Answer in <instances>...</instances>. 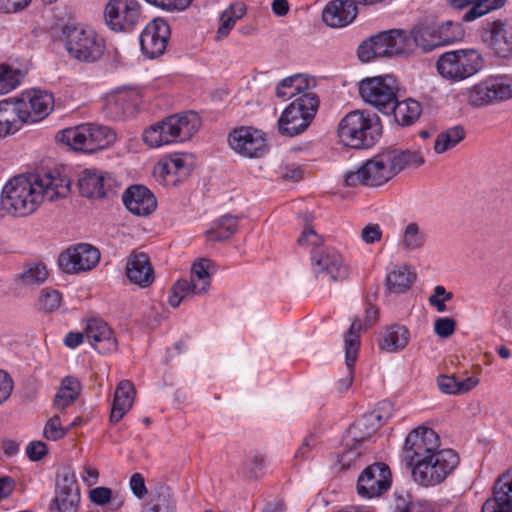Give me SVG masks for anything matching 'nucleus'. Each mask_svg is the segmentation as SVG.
I'll return each mask as SVG.
<instances>
[{
	"instance_id": "obj_1",
	"label": "nucleus",
	"mask_w": 512,
	"mask_h": 512,
	"mask_svg": "<svg viewBox=\"0 0 512 512\" xmlns=\"http://www.w3.org/2000/svg\"><path fill=\"white\" fill-rule=\"evenodd\" d=\"M70 191V180L54 171L16 176L2 189V208L13 216H27L35 212L44 201L64 198Z\"/></svg>"
},
{
	"instance_id": "obj_2",
	"label": "nucleus",
	"mask_w": 512,
	"mask_h": 512,
	"mask_svg": "<svg viewBox=\"0 0 512 512\" xmlns=\"http://www.w3.org/2000/svg\"><path fill=\"white\" fill-rule=\"evenodd\" d=\"M12 134L17 132L24 123H34L46 118L53 109L54 99L46 91L32 90L22 93L15 102H0Z\"/></svg>"
},
{
	"instance_id": "obj_3",
	"label": "nucleus",
	"mask_w": 512,
	"mask_h": 512,
	"mask_svg": "<svg viewBox=\"0 0 512 512\" xmlns=\"http://www.w3.org/2000/svg\"><path fill=\"white\" fill-rule=\"evenodd\" d=\"M321 241V237L308 226L304 228L298 238V244L301 246H315L311 251V267L314 275L332 282L347 279L349 268L343 256L332 247H320Z\"/></svg>"
},
{
	"instance_id": "obj_4",
	"label": "nucleus",
	"mask_w": 512,
	"mask_h": 512,
	"mask_svg": "<svg viewBox=\"0 0 512 512\" xmlns=\"http://www.w3.org/2000/svg\"><path fill=\"white\" fill-rule=\"evenodd\" d=\"M200 125V118L195 112L174 114L147 128L143 141L151 148L184 142L198 131Z\"/></svg>"
},
{
	"instance_id": "obj_5",
	"label": "nucleus",
	"mask_w": 512,
	"mask_h": 512,
	"mask_svg": "<svg viewBox=\"0 0 512 512\" xmlns=\"http://www.w3.org/2000/svg\"><path fill=\"white\" fill-rule=\"evenodd\" d=\"M339 141L350 148H369L381 136V125L377 116L355 110L346 114L338 124Z\"/></svg>"
},
{
	"instance_id": "obj_6",
	"label": "nucleus",
	"mask_w": 512,
	"mask_h": 512,
	"mask_svg": "<svg viewBox=\"0 0 512 512\" xmlns=\"http://www.w3.org/2000/svg\"><path fill=\"white\" fill-rule=\"evenodd\" d=\"M55 139L74 151L94 153L112 145L116 133L104 125L82 124L59 131Z\"/></svg>"
},
{
	"instance_id": "obj_7",
	"label": "nucleus",
	"mask_w": 512,
	"mask_h": 512,
	"mask_svg": "<svg viewBox=\"0 0 512 512\" xmlns=\"http://www.w3.org/2000/svg\"><path fill=\"white\" fill-rule=\"evenodd\" d=\"M459 456L452 449H441L411 466L412 477L423 487L441 484L458 466Z\"/></svg>"
},
{
	"instance_id": "obj_8",
	"label": "nucleus",
	"mask_w": 512,
	"mask_h": 512,
	"mask_svg": "<svg viewBox=\"0 0 512 512\" xmlns=\"http://www.w3.org/2000/svg\"><path fill=\"white\" fill-rule=\"evenodd\" d=\"M483 66L482 55L473 48L445 52L436 63L438 73L452 82H460L477 74Z\"/></svg>"
},
{
	"instance_id": "obj_9",
	"label": "nucleus",
	"mask_w": 512,
	"mask_h": 512,
	"mask_svg": "<svg viewBox=\"0 0 512 512\" xmlns=\"http://www.w3.org/2000/svg\"><path fill=\"white\" fill-rule=\"evenodd\" d=\"M357 53L359 59L367 63L374 58L411 53V42L408 40L406 31L398 29L382 31L363 41Z\"/></svg>"
},
{
	"instance_id": "obj_10",
	"label": "nucleus",
	"mask_w": 512,
	"mask_h": 512,
	"mask_svg": "<svg viewBox=\"0 0 512 512\" xmlns=\"http://www.w3.org/2000/svg\"><path fill=\"white\" fill-rule=\"evenodd\" d=\"M63 34L67 52L79 61L93 63L104 53L103 39L90 27L66 25Z\"/></svg>"
},
{
	"instance_id": "obj_11",
	"label": "nucleus",
	"mask_w": 512,
	"mask_h": 512,
	"mask_svg": "<svg viewBox=\"0 0 512 512\" xmlns=\"http://www.w3.org/2000/svg\"><path fill=\"white\" fill-rule=\"evenodd\" d=\"M362 100L385 115L391 114L399 92V82L392 74L366 77L359 82Z\"/></svg>"
},
{
	"instance_id": "obj_12",
	"label": "nucleus",
	"mask_w": 512,
	"mask_h": 512,
	"mask_svg": "<svg viewBox=\"0 0 512 512\" xmlns=\"http://www.w3.org/2000/svg\"><path fill=\"white\" fill-rule=\"evenodd\" d=\"M215 272L216 266L209 259L201 258L194 262L190 280L180 279L172 286L168 297L170 306L176 308L184 300L207 293L211 285V276Z\"/></svg>"
},
{
	"instance_id": "obj_13",
	"label": "nucleus",
	"mask_w": 512,
	"mask_h": 512,
	"mask_svg": "<svg viewBox=\"0 0 512 512\" xmlns=\"http://www.w3.org/2000/svg\"><path fill=\"white\" fill-rule=\"evenodd\" d=\"M318 106L319 99L315 93H308L297 97L285 108L279 117V132L289 137L303 133L315 117Z\"/></svg>"
},
{
	"instance_id": "obj_14",
	"label": "nucleus",
	"mask_w": 512,
	"mask_h": 512,
	"mask_svg": "<svg viewBox=\"0 0 512 512\" xmlns=\"http://www.w3.org/2000/svg\"><path fill=\"white\" fill-rule=\"evenodd\" d=\"M467 103L472 107H485L512 99V76H489L466 89Z\"/></svg>"
},
{
	"instance_id": "obj_15",
	"label": "nucleus",
	"mask_w": 512,
	"mask_h": 512,
	"mask_svg": "<svg viewBox=\"0 0 512 512\" xmlns=\"http://www.w3.org/2000/svg\"><path fill=\"white\" fill-rule=\"evenodd\" d=\"M395 176L390 158L387 152L384 151L367 160L356 171H348L345 175V183L350 187L358 185L378 187L387 183Z\"/></svg>"
},
{
	"instance_id": "obj_16",
	"label": "nucleus",
	"mask_w": 512,
	"mask_h": 512,
	"mask_svg": "<svg viewBox=\"0 0 512 512\" xmlns=\"http://www.w3.org/2000/svg\"><path fill=\"white\" fill-rule=\"evenodd\" d=\"M104 20L114 32H131L142 21L138 0H109L104 7Z\"/></svg>"
},
{
	"instance_id": "obj_17",
	"label": "nucleus",
	"mask_w": 512,
	"mask_h": 512,
	"mask_svg": "<svg viewBox=\"0 0 512 512\" xmlns=\"http://www.w3.org/2000/svg\"><path fill=\"white\" fill-rule=\"evenodd\" d=\"M440 449L438 434L428 427H417L406 437L403 446V459L409 467L418 463L424 457H428Z\"/></svg>"
},
{
	"instance_id": "obj_18",
	"label": "nucleus",
	"mask_w": 512,
	"mask_h": 512,
	"mask_svg": "<svg viewBox=\"0 0 512 512\" xmlns=\"http://www.w3.org/2000/svg\"><path fill=\"white\" fill-rule=\"evenodd\" d=\"M391 486V471L385 463L367 466L357 480L358 494L367 499L380 497Z\"/></svg>"
},
{
	"instance_id": "obj_19",
	"label": "nucleus",
	"mask_w": 512,
	"mask_h": 512,
	"mask_svg": "<svg viewBox=\"0 0 512 512\" xmlns=\"http://www.w3.org/2000/svg\"><path fill=\"white\" fill-rule=\"evenodd\" d=\"M228 141L235 152L248 158L262 157L268 148L265 134L253 127L234 129L230 133Z\"/></svg>"
},
{
	"instance_id": "obj_20",
	"label": "nucleus",
	"mask_w": 512,
	"mask_h": 512,
	"mask_svg": "<svg viewBox=\"0 0 512 512\" xmlns=\"http://www.w3.org/2000/svg\"><path fill=\"white\" fill-rule=\"evenodd\" d=\"M99 259L100 253L97 248L90 244H79L61 253L58 264L65 273L73 274L91 270Z\"/></svg>"
},
{
	"instance_id": "obj_21",
	"label": "nucleus",
	"mask_w": 512,
	"mask_h": 512,
	"mask_svg": "<svg viewBox=\"0 0 512 512\" xmlns=\"http://www.w3.org/2000/svg\"><path fill=\"white\" fill-rule=\"evenodd\" d=\"M170 37V27L166 21L156 18L148 23L140 34V46L148 58L161 56Z\"/></svg>"
},
{
	"instance_id": "obj_22",
	"label": "nucleus",
	"mask_w": 512,
	"mask_h": 512,
	"mask_svg": "<svg viewBox=\"0 0 512 512\" xmlns=\"http://www.w3.org/2000/svg\"><path fill=\"white\" fill-rule=\"evenodd\" d=\"M80 503V492L75 474L63 470L56 480L53 505L59 512H76Z\"/></svg>"
},
{
	"instance_id": "obj_23",
	"label": "nucleus",
	"mask_w": 512,
	"mask_h": 512,
	"mask_svg": "<svg viewBox=\"0 0 512 512\" xmlns=\"http://www.w3.org/2000/svg\"><path fill=\"white\" fill-rule=\"evenodd\" d=\"M136 90L118 88L105 97L103 110L105 115L114 121L125 120L133 115L138 102Z\"/></svg>"
},
{
	"instance_id": "obj_24",
	"label": "nucleus",
	"mask_w": 512,
	"mask_h": 512,
	"mask_svg": "<svg viewBox=\"0 0 512 512\" xmlns=\"http://www.w3.org/2000/svg\"><path fill=\"white\" fill-rule=\"evenodd\" d=\"M78 185L80 193L88 198H101L107 192L119 187V183L113 175L97 169L83 170Z\"/></svg>"
},
{
	"instance_id": "obj_25",
	"label": "nucleus",
	"mask_w": 512,
	"mask_h": 512,
	"mask_svg": "<svg viewBox=\"0 0 512 512\" xmlns=\"http://www.w3.org/2000/svg\"><path fill=\"white\" fill-rule=\"evenodd\" d=\"M85 337L99 353L108 354L117 350L118 344L114 332L103 320L96 318L87 320Z\"/></svg>"
},
{
	"instance_id": "obj_26",
	"label": "nucleus",
	"mask_w": 512,
	"mask_h": 512,
	"mask_svg": "<svg viewBox=\"0 0 512 512\" xmlns=\"http://www.w3.org/2000/svg\"><path fill=\"white\" fill-rule=\"evenodd\" d=\"M361 327L360 320L355 319L345 335V364L347 374L337 382V389L340 392L347 391L353 382V367L360 347Z\"/></svg>"
},
{
	"instance_id": "obj_27",
	"label": "nucleus",
	"mask_w": 512,
	"mask_h": 512,
	"mask_svg": "<svg viewBox=\"0 0 512 512\" xmlns=\"http://www.w3.org/2000/svg\"><path fill=\"white\" fill-rule=\"evenodd\" d=\"M482 512H512V470L497 479L493 497L484 502Z\"/></svg>"
},
{
	"instance_id": "obj_28",
	"label": "nucleus",
	"mask_w": 512,
	"mask_h": 512,
	"mask_svg": "<svg viewBox=\"0 0 512 512\" xmlns=\"http://www.w3.org/2000/svg\"><path fill=\"white\" fill-rule=\"evenodd\" d=\"M357 2L354 0L330 1L322 12L323 21L332 28L349 25L357 16Z\"/></svg>"
},
{
	"instance_id": "obj_29",
	"label": "nucleus",
	"mask_w": 512,
	"mask_h": 512,
	"mask_svg": "<svg viewBox=\"0 0 512 512\" xmlns=\"http://www.w3.org/2000/svg\"><path fill=\"white\" fill-rule=\"evenodd\" d=\"M122 200L125 207L138 216L151 214L157 206L156 198L152 192L142 185L129 187L123 193Z\"/></svg>"
},
{
	"instance_id": "obj_30",
	"label": "nucleus",
	"mask_w": 512,
	"mask_h": 512,
	"mask_svg": "<svg viewBox=\"0 0 512 512\" xmlns=\"http://www.w3.org/2000/svg\"><path fill=\"white\" fill-rule=\"evenodd\" d=\"M485 41L497 57H512V24L502 21L491 23Z\"/></svg>"
},
{
	"instance_id": "obj_31",
	"label": "nucleus",
	"mask_w": 512,
	"mask_h": 512,
	"mask_svg": "<svg viewBox=\"0 0 512 512\" xmlns=\"http://www.w3.org/2000/svg\"><path fill=\"white\" fill-rule=\"evenodd\" d=\"M126 275L130 282L142 288L150 286L154 281V271L147 254L133 252L126 264Z\"/></svg>"
},
{
	"instance_id": "obj_32",
	"label": "nucleus",
	"mask_w": 512,
	"mask_h": 512,
	"mask_svg": "<svg viewBox=\"0 0 512 512\" xmlns=\"http://www.w3.org/2000/svg\"><path fill=\"white\" fill-rule=\"evenodd\" d=\"M450 4L458 9L469 7L462 15L464 22H472L492 11L502 8L506 0H449Z\"/></svg>"
},
{
	"instance_id": "obj_33",
	"label": "nucleus",
	"mask_w": 512,
	"mask_h": 512,
	"mask_svg": "<svg viewBox=\"0 0 512 512\" xmlns=\"http://www.w3.org/2000/svg\"><path fill=\"white\" fill-rule=\"evenodd\" d=\"M315 82L302 74L293 75L283 79L276 87V96L279 99L287 100L299 97L304 94L314 93Z\"/></svg>"
},
{
	"instance_id": "obj_34",
	"label": "nucleus",
	"mask_w": 512,
	"mask_h": 512,
	"mask_svg": "<svg viewBox=\"0 0 512 512\" xmlns=\"http://www.w3.org/2000/svg\"><path fill=\"white\" fill-rule=\"evenodd\" d=\"M194 165L193 156L186 153H175L160 161L156 171L164 178L170 175L177 179L187 176Z\"/></svg>"
},
{
	"instance_id": "obj_35",
	"label": "nucleus",
	"mask_w": 512,
	"mask_h": 512,
	"mask_svg": "<svg viewBox=\"0 0 512 512\" xmlns=\"http://www.w3.org/2000/svg\"><path fill=\"white\" fill-rule=\"evenodd\" d=\"M135 397V388L131 381L122 380L119 382L112 403L110 421L119 422L123 416L131 409Z\"/></svg>"
},
{
	"instance_id": "obj_36",
	"label": "nucleus",
	"mask_w": 512,
	"mask_h": 512,
	"mask_svg": "<svg viewBox=\"0 0 512 512\" xmlns=\"http://www.w3.org/2000/svg\"><path fill=\"white\" fill-rule=\"evenodd\" d=\"M409 340V330L395 323L385 328L379 340V348L388 353H398L408 345Z\"/></svg>"
},
{
	"instance_id": "obj_37",
	"label": "nucleus",
	"mask_w": 512,
	"mask_h": 512,
	"mask_svg": "<svg viewBox=\"0 0 512 512\" xmlns=\"http://www.w3.org/2000/svg\"><path fill=\"white\" fill-rule=\"evenodd\" d=\"M394 108L391 109L395 122L400 126H410L416 122L422 112L421 104L413 99L404 101H396L393 103Z\"/></svg>"
},
{
	"instance_id": "obj_38",
	"label": "nucleus",
	"mask_w": 512,
	"mask_h": 512,
	"mask_svg": "<svg viewBox=\"0 0 512 512\" xmlns=\"http://www.w3.org/2000/svg\"><path fill=\"white\" fill-rule=\"evenodd\" d=\"M408 40L411 42V52L415 46L424 51H430L441 46L436 26L415 27L411 33H408Z\"/></svg>"
},
{
	"instance_id": "obj_39",
	"label": "nucleus",
	"mask_w": 512,
	"mask_h": 512,
	"mask_svg": "<svg viewBox=\"0 0 512 512\" xmlns=\"http://www.w3.org/2000/svg\"><path fill=\"white\" fill-rule=\"evenodd\" d=\"M377 429L378 426L371 422V417L364 415L348 428L345 438L346 445L357 446L361 449L362 443L370 439Z\"/></svg>"
},
{
	"instance_id": "obj_40",
	"label": "nucleus",
	"mask_w": 512,
	"mask_h": 512,
	"mask_svg": "<svg viewBox=\"0 0 512 512\" xmlns=\"http://www.w3.org/2000/svg\"><path fill=\"white\" fill-rule=\"evenodd\" d=\"M395 175L406 168H418L424 163V157L417 150H387Z\"/></svg>"
},
{
	"instance_id": "obj_41",
	"label": "nucleus",
	"mask_w": 512,
	"mask_h": 512,
	"mask_svg": "<svg viewBox=\"0 0 512 512\" xmlns=\"http://www.w3.org/2000/svg\"><path fill=\"white\" fill-rule=\"evenodd\" d=\"M416 275L407 266H400L387 274L386 289L389 293L400 294L407 291Z\"/></svg>"
},
{
	"instance_id": "obj_42",
	"label": "nucleus",
	"mask_w": 512,
	"mask_h": 512,
	"mask_svg": "<svg viewBox=\"0 0 512 512\" xmlns=\"http://www.w3.org/2000/svg\"><path fill=\"white\" fill-rule=\"evenodd\" d=\"M142 512H177L176 500L169 488H160L149 496Z\"/></svg>"
},
{
	"instance_id": "obj_43",
	"label": "nucleus",
	"mask_w": 512,
	"mask_h": 512,
	"mask_svg": "<svg viewBox=\"0 0 512 512\" xmlns=\"http://www.w3.org/2000/svg\"><path fill=\"white\" fill-rule=\"evenodd\" d=\"M238 218L231 215H225L214 221L211 228L206 231L208 241H224L230 238L238 227Z\"/></svg>"
},
{
	"instance_id": "obj_44",
	"label": "nucleus",
	"mask_w": 512,
	"mask_h": 512,
	"mask_svg": "<svg viewBox=\"0 0 512 512\" xmlns=\"http://www.w3.org/2000/svg\"><path fill=\"white\" fill-rule=\"evenodd\" d=\"M81 391L79 380L72 376L65 377L55 396L54 405L57 409H65L76 400Z\"/></svg>"
},
{
	"instance_id": "obj_45",
	"label": "nucleus",
	"mask_w": 512,
	"mask_h": 512,
	"mask_svg": "<svg viewBox=\"0 0 512 512\" xmlns=\"http://www.w3.org/2000/svg\"><path fill=\"white\" fill-rule=\"evenodd\" d=\"M246 12L243 3H235L230 5L220 17V25L217 30V38L223 39L228 36L236 22L240 20Z\"/></svg>"
},
{
	"instance_id": "obj_46",
	"label": "nucleus",
	"mask_w": 512,
	"mask_h": 512,
	"mask_svg": "<svg viewBox=\"0 0 512 512\" xmlns=\"http://www.w3.org/2000/svg\"><path fill=\"white\" fill-rule=\"evenodd\" d=\"M26 71L12 64L0 65V94H7L16 89L24 78Z\"/></svg>"
},
{
	"instance_id": "obj_47",
	"label": "nucleus",
	"mask_w": 512,
	"mask_h": 512,
	"mask_svg": "<svg viewBox=\"0 0 512 512\" xmlns=\"http://www.w3.org/2000/svg\"><path fill=\"white\" fill-rule=\"evenodd\" d=\"M465 137L464 129L461 126H454L439 133L434 144V151L437 154L445 153L454 148Z\"/></svg>"
},
{
	"instance_id": "obj_48",
	"label": "nucleus",
	"mask_w": 512,
	"mask_h": 512,
	"mask_svg": "<svg viewBox=\"0 0 512 512\" xmlns=\"http://www.w3.org/2000/svg\"><path fill=\"white\" fill-rule=\"evenodd\" d=\"M426 235L420 230L417 223H409L402 235L401 248L406 251H416L425 245Z\"/></svg>"
},
{
	"instance_id": "obj_49",
	"label": "nucleus",
	"mask_w": 512,
	"mask_h": 512,
	"mask_svg": "<svg viewBox=\"0 0 512 512\" xmlns=\"http://www.w3.org/2000/svg\"><path fill=\"white\" fill-rule=\"evenodd\" d=\"M48 277L47 268L43 264H33L19 277L25 286H36L44 283Z\"/></svg>"
},
{
	"instance_id": "obj_50",
	"label": "nucleus",
	"mask_w": 512,
	"mask_h": 512,
	"mask_svg": "<svg viewBox=\"0 0 512 512\" xmlns=\"http://www.w3.org/2000/svg\"><path fill=\"white\" fill-rule=\"evenodd\" d=\"M61 303L62 296L57 290L44 289L38 297L37 307L44 312H52L58 309Z\"/></svg>"
},
{
	"instance_id": "obj_51",
	"label": "nucleus",
	"mask_w": 512,
	"mask_h": 512,
	"mask_svg": "<svg viewBox=\"0 0 512 512\" xmlns=\"http://www.w3.org/2000/svg\"><path fill=\"white\" fill-rule=\"evenodd\" d=\"M441 46L455 42L461 37L462 31L458 24L452 22H445L436 26Z\"/></svg>"
},
{
	"instance_id": "obj_52",
	"label": "nucleus",
	"mask_w": 512,
	"mask_h": 512,
	"mask_svg": "<svg viewBox=\"0 0 512 512\" xmlns=\"http://www.w3.org/2000/svg\"><path fill=\"white\" fill-rule=\"evenodd\" d=\"M68 431L69 427H63L60 417L54 415L46 422L43 434L47 440L57 441L63 438Z\"/></svg>"
},
{
	"instance_id": "obj_53",
	"label": "nucleus",
	"mask_w": 512,
	"mask_h": 512,
	"mask_svg": "<svg viewBox=\"0 0 512 512\" xmlns=\"http://www.w3.org/2000/svg\"><path fill=\"white\" fill-rule=\"evenodd\" d=\"M361 456L362 450L357 446L351 445L349 449L338 455L336 464L339 469L347 470L355 466L360 461Z\"/></svg>"
},
{
	"instance_id": "obj_54",
	"label": "nucleus",
	"mask_w": 512,
	"mask_h": 512,
	"mask_svg": "<svg viewBox=\"0 0 512 512\" xmlns=\"http://www.w3.org/2000/svg\"><path fill=\"white\" fill-rule=\"evenodd\" d=\"M317 446V439L314 435L306 436L301 445L298 447L294 454V462L296 465L309 460L312 456L313 451Z\"/></svg>"
},
{
	"instance_id": "obj_55",
	"label": "nucleus",
	"mask_w": 512,
	"mask_h": 512,
	"mask_svg": "<svg viewBox=\"0 0 512 512\" xmlns=\"http://www.w3.org/2000/svg\"><path fill=\"white\" fill-rule=\"evenodd\" d=\"M453 298V294L448 292L444 286L437 285L434 287L433 293L429 296L428 302L438 312L446 311V301H450Z\"/></svg>"
},
{
	"instance_id": "obj_56",
	"label": "nucleus",
	"mask_w": 512,
	"mask_h": 512,
	"mask_svg": "<svg viewBox=\"0 0 512 512\" xmlns=\"http://www.w3.org/2000/svg\"><path fill=\"white\" fill-rule=\"evenodd\" d=\"M393 414V405L389 401H382L378 403L376 409L368 414L367 417H371V422L375 423L378 428L388 421Z\"/></svg>"
},
{
	"instance_id": "obj_57",
	"label": "nucleus",
	"mask_w": 512,
	"mask_h": 512,
	"mask_svg": "<svg viewBox=\"0 0 512 512\" xmlns=\"http://www.w3.org/2000/svg\"><path fill=\"white\" fill-rule=\"evenodd\" d=\"M456 329V322L450 317H441L434 322V332L441 338H448Z\"/></svg>"
},
{
	"instance_id": "obj_58",
	"label": "nucleus",
	"mask_w": 512,
	"mask_h": 512,
	"mask_svg": "<svg viewBox=\"0 0 512 512\" xmlns=\"http://www.w3.org/2000/svg\"><path fill=\"white\" fill-rule=\"evenodd\" d=\"M437 385L445 394L459 395V378L454 375H440L437 378Z\"/></svg>"
},
{
	"instance_id": "obj_59",
	"label": "nucleus",
	"mask_w": 512,
	"mask_h": 512,
	"mask_svg": "<svg viewBox=\"0 0 512 512\" xmlns=\"http://www.w3.org/2000/svg\"><path fill=\"white\" fill-rule=\"evenodd\" d=\"M146 2L166 11L184 10L192 0H145Z\"/></svg>"
},
{
	"instance_id": "obj_60",
	"label": "nucleus",
	"mask_w": 512,
	"mask_h": 512,
	"mask_svg": "<svg viewBox=\"0 0 512 512\" xmlns=\"http://www.w3.org/2000/svg\"><path fill=\"white\" fill-rule=\"evenodd\" d=\"M395 512H429L427 508L419 503L407 502L402 495H396Z\"/></svg>"
},
{
	"instance_id": "obj_61",
	"label": "nucleus",
	"mask_w": 512,
	"mask_h": 512,
	"mask_svg": "<svg viewBox=\"0 0 512 512\" xmlns=\"http://www.w3.org/2000/svg\"><path fill=\"white\" fill-rule=\"evenodd\" d=\"M382 231L378 224H368L361 232L362 240L367 244H372L381 240Z\"/></svg>"
},
{
	"instance_id": "obj_62",
	"label": "nucleus",
	"mask_w": 512,
	"mask_h": 512,
	"mask_svg": "<svg viewBox=\"0 0 512 512\" xmlns=\"http://www.w3.org/2000/svg\"><path fill=\"white\" fill-rule=\"evenodd\" d=\"M27 456L32 461H38L47 453V446L42 441H32L26 447Z\"/></svg>"
},
{
	"instance_id": "obj_63",
	"label": "nucleus",
	"mask_w": 512,
	"mask_h": 512,
	"mask_svg": "<svg viewBox=\"0 0 512 512\" xmlns=\"http://www.w3.org/2000/svg\"><path fill=\"white\" fill-rule=\"evenodd\" d=\"M129 484L131 491L137 498L142 499L147 493L144 477L140 473L133 474Z\"/></svg>"
},
{
	"instance_id": "obj_64",
	"label": "nucleus",
	"mask_w": 512,
	"mask_h": 512,
	"mask_svg": "<svg viewBox=\"0 0 512 512\" xmlns=\"http://www.w3.org/2000/svg\"><path fill=\"white\" fill-rule=\"evenodd\" d=\"M112 491L107 487H97L90 491V499L97 505H104L111 499Z\"/></svg>"
}]
</instances>
